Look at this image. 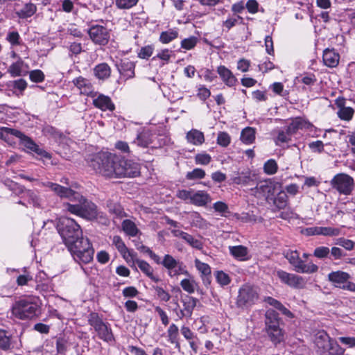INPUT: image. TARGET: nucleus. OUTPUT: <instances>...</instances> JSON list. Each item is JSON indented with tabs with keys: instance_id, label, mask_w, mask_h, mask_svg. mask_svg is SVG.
<instances>
[{
	"instance_id": "1",
	"label": "nucleus",
	"mask_w": 355,
	"mask_h": 355,
	"mask_svg": "<svg viewBox=\"0 0 355 355\" xmlns=\"http://www.w3.org/2000/svg\"><path fill=\"white\" fill-rule=\"evenodd\" d=\"M87 162L96 173L110 178H135L140 173L137 163L108 152L90 155Z\"/></svg>"
},
{
	"instance_id": "2",
	"label": "nucleus",
	"mask_w": 355,
	"mask_h": 355,
	"mask_svg": "<svg viewBox=\"0 0 355 355\" xmlns=\"http://www.w3.org/2000/svg\"><path fill=\"white\" fill-rule=\"evenodd\" d=\"M56 229L67 247L83 236L80 226L71 218H60L56 223Z\"/></svg>"
},
{
	"instance_id": "3",
	"label": "nucleus",
	"mask_w": 355,
	"mask_h": 355,
	"mask_svg": "<svg viewBox=\"0 0 355 355\" xmlns=\"http://www.w3.org/2000/svg\"><path fill=\"white\" fill-rule=\"evenodd\" d=\"M73 259L78 263H88L93 260L94 250L89 239L80 237L67 247Z\"/></svg>"
},
{
	"instance_id": "4",
	"label": "nucleus",
	"mask_w": 355,
	"mask_h": 355,
	"mask_svg": "<svg viewBox=\"0 0 355 355\" xmlns=\"http://www.w3.org/2000/svg\"><path fill=\"white\" fill-rule=\"evenodd\" d=\"M40 306L35 297L17 301L12 307L13 315L20 320H31L37 315Z\"/></svg>"
},
{
	"instance_id": "5",
	"label": "nucleus",
	"mask_w": 355,
	"mask_h": 355,
	"mask_svg": "<svg viewBox=\"0 0 355 355\" xmlns=\"http://www.w3.org/2000/svg\"><path fill=\"white\" fill-rule=\"evenodd\" d=\"M266 329L270 340L277 345L284 339L282 329L279 327V314L273 309H269L266 311Z\"/></svg>"
},
{
	"instance_id": "6",
	"label": "nucleus",
	"mask_w": 355,
	"mask_h": 355,
	"mask_svg": "<svg viewBox=\"0 0 355 355\" xmlns=\"http://www.w3.org/2000/svg\"><path fill=\"white\" fill-rule=\"evenodd\" d=\"M88 322L94 327L100 339L108 343L115 341L110 325L104 322L98 313H91L89 315Z\"/></svg>"
},
{
	"instance_id": "7",
	"label": "nucleus",
	"mask_w": 355,
	"mask_h": 355,
	"mask_svg": "<svg viewBox=\"0 0 355 355\" xmlns=\"http://www.w3.org/2000/svg\"><path fill=\"white\" fill-rule=\"evenodd\" d=\"M258 300V288L250 284H244L239 291L236 304L239 308L244 309L255 304Z\"/></svg>"
},
{
	"instance_id": "8",
	"label": "nucleus",
	"mask_w": 355,
	"mask_h": 355,
	"mask_svg": "<svg viewBox=\"0 0 355 355\" xmlns=\"http://www.w3.org/2000/svg\"><path fill=\"white\" fill-rule=\"evenodd\" d=\"M351 278L348 272L343 270L332 271L327 276L328 280L335 287L355 293V283L349 281Z\"/></svg>"
},
{
	"instance_id": "9",
	"label": "nucleus",
	"mask_w": 355,
	"mask_h": 355,
	"mask_svg": "<svg viewBox=\"0 0 355 355\" xmlns=\"http://www.w3.org/2000/svg\"><path fill=\"white\" fill-rule=\"evenodd\" d=\"M331 186L339 193L349 195L354 189V179L346 173L336 175L330 182Z\"/></svg>"
},
{
	"instance_id": "10",
	"label": "nucleus",
	"mask_w": 355,
	"mask_h": 355,
	"mask_svg": "<svg viewBox=\"0 0 355 355\" xmlns=\"http://www.w3.org/2000/svg\"><path fill=\"white\" fill-rule=\"evenodd\" d=\"M75 195L74 200L82 202L80 217L89 220L97 218L99 215V211L97 209L96 205L92 202L87 201V199L79 193Z\"/></svg>"
},
{
	"instance_id": "11",
	"label": "nucleus",
	"mask_w": 355,
	"mask_h": 355,
	"mask_svg": "<svg viewBox=\"0 0 355 355\" xmlns=\"http://www.w3.org/2000/svg\"><path fill=\"white\" fill-rule=\"evenodd\" d=\"M90 39L94 43L98 45H106L110 40L109 31L100 25L92 26L88 31Z\"/></svg>"
},
{
	"instance_id": "12",
	"label": "nucleus",
	"mask_w": 355,
	"mask_h": 355,
	"mask_svg": "<svg viewBox=\"0 0 355 355\" xmlns=\"http://www.w3.org/2000/svg\"><path fill=\"white\" fill-rule=\"evenodd\" d=\"M275 183L270 180L259 182L254 188L251 189V193L257 198L269 199L275 192Z\"/></svg>"
},
{
	"instance_id": "13",
	"label": "nucleus",
	"mask_w": 355,
	"mask_h": 355,
	"mask_svg": "<svg viewBox=\"0 0 355 355\" xmlns=\"http://www.w3.org/2000/svg\"><path fill=\"white\" fill-rule=\"evenodd\" d=\"M277 275L282 281V282L287 284L288 286L295 288H301L304 285V279L295 274H291L284 270H279L277 272Z\"/></svg>"
},
{
	"instance_id": "14",
	"label": "nucleus",
	"mask_w": 355,
	"mask_h": 355,
	"mask_svg": "<svg viewBox=\"0 0 355 355\" xmlns=\"http://www.w3.org/2000/svg\"><path fill=\"white\" fill-rule=\"evenodd\" d=\"M1 130H3V132L10 134L20 139L21 145L31 151H33L37 145L33 139L18 130L8 127H1Z\"/></svg>"
},
{
	"instance_id": "15",
	"label": "nucleus",
	"mask_w": 355,
	"mask_h": 355,
	"mask_svg": "<svg viewBox=\"0 0 355 355\" xmlns=\"http://www.w3.org/2000/svg\"><path fill=\"white\" fill-rule=\"evenodd\" d=\"M346 99L343 97H338L335 101V105L339 109L337 114L338 116L344 121H350L354 114V110L351 107L346 106Z\"/></svg>"
},
{
	"instance_id": "16",
	"label": "nucleus",
	"mask_w": 355,
	"mask_h": 355,
	"mask_svg": "<svg viewBox=\"0 0 355 355\" xmlns=\"http://www.w3.org/2000/svg\"><path fill=\"white\" fill-rule=\"evenodd\" d=\"M93 105L102 111L112 112L115 109V105L112 103L111 98L104 94H99L93 100Z\"/></svg>"
},
{
	"instance_id": "17",
	"label": "nucleus",
	"mask_w": 355,
	"mask_h": 355,
	"mask_svg": "<svg viewBox=\"0 0 355 355\" xmlns=\"http://www.w3.org/2000/svg\"><path fill=\"white\" fill-rule=\"evenodd\" d=\"M45 186L49 187L51 191L55 192L58 196L60 198H70L71 197L75 198V194H77V192L73 191L72 189L69 188H67L62 187L56 183H53L48 182L45 184Z\"/></svg>"
},
{
	"instance_id": "18",
	"label": "nucleus",
	"mask_w": 355,
	"mask_h": 355,
	"mask_svg": "<svg viewBox=\"0 0 355 355\" xmlns=\"http://www.w3.org/2000/svg\"><path fill=\"white\" fill-rule=\"evenodd\" d=\"M333 340L334 339L331 338L324 331L319 332L317 334L315 338V345L322 355L326 354V351Z\"/></svg>"
},
{
	"instance_id": "19",
	"label": "nucleus",
	"mask_w": 355,
	"mask_h": 355,
	"mask_svg": "<svg viewBox=\"0 0 355 355\" xmlns=\"http://www.w3.org/2000/svg\"><path fill=\"white\" fill-rule=\"evenodd\" d=\"M195 266L201 273V278L205 286H208L211 283V268L205 263L198 259L195 260Z\"/></svg>"
},
{
	"instance_id": "20",
	"label": "nucleus",
	"mask_w": 355,
	"mask_h": 355,
	"mask_svg": "<svg viewBox=\"0 0 355 355\" xmlns=\"http://www.w3.org/2000/svg\"><path fill=\"white\" fill-rule=\"evenodd\" d=\"M210 202L211 197L209 194L205 191H193L191 201V204L199 207H204Z\"/></svg>"
},
{
	"instance_id": "21",
	"label": "nucleus",
	"mask_w": 355,
	"mask_h": 355,
	"mask_svg": "<svg viewBox=\"0 0 355 355\" xmlns=\"http://www.w3.org/2000/svg\"><path fill=\"white\" fill-rule=\"evenodd\" d=\"M135 257L136 254H134L133 259L132 260L134 263L137 264L139 269L155 282H159V278L153 275V270L149 263L146 261L135 259Z\"/></svg>"
},
{
	"instance_id": "22",
	"label": "nucleus",
	"mask_w": 355,
	"mask_h": 355,
	"mask_svg": "<svg viewBox=\"0 0 355 355\" xmlns=\"http://www.w3.org/2000/svg\"><path fill=\"white\" fill-rule=\"evenodd\" d=\"M324 64L329 67H335L338 64L340 55L334 50L327 49L322 56Z\"/></svg>"
},
{
	"instance_id": "23",
	"label": "nucleus",
	"mask_w": 355,
	"mask_h": 355,
	"mask_svg": "<svg viewBox=\"0 0 355 355\" xmlns=\"http://www.w3.org/2000/svg\"><path fill=\"white\" fill-rule=\"evenodd\" d=\"M217 72L218 73L219 76H220L223 82L225 83V85L229 87L234 86L237 82V79L233 75L232 71L225 66L218 67Z\"/></svg>"
},
{
	"instance_id": "24",
	"label": "nucleus",
	"mask_w": 355,
	"mask_h": 355,
	"mask_svg": "<svg viewBox=\"0 0 355 355\" xmlns=\"http://www.w3.org/2000/svg\"><path fill=\"white\" fill-rule=\"evenodd\" d=\"M112 243L125 259H128V257H130L131 259H133V256L135 253L132 250L128 249L119 236H114L112 239Z\"/></svg>"
},
{
	"instance_id": "25",
	"label": "nucleus",
	"mask_w": 355,
	"mask_h": 355,
	"mask_svg": "<svg viewBox=\"0 0 355 355\" xmlns=\"http://www.w3.org/2000/svg\"><path fill=\"white\" fill-rule=\"evenodd\" d=\"M183 309L181 310L182 317H190L196 306L198 300L191 296L182 299Z\"/></svg>"
},
{
	"instance_id": "26",
	"label": "nucleus",
	"mask_w": 355,
	"mask_h": 355,
	"mask_svg": "<svg viewBox=\"0 0 355 355\" xmlns=\"http://www.w3.org/2000/svg\"><path fill=\"white\" fill-rule=\"evenodd\" d=\"M187 140L189 143L195 146H199L204 143L205 136L202 132L192 129L187 133Z\"/></svg>"
},
{
	"instance_id": "27",
	"label": "nucleus",
	"mask_w": 355,
	"mask_h": 355,
	"mask_svg": "<svg viewBox=\"0 0 355 355\" xmlns=\"http://www.w3.org/2000/svg\"><path fill=\"white\" fill-rule=\"evenodd\" d=\"M118 70L127 79L135 76V64L132 62H122L120 65H118Z\"/></svg>"
},
{
	"instance_id": "28",
	"label": "nucleus",
	"mask_w": 355,
	"mask_h": 355,
	"mask_svg": "<svg viewBox=\"0 0 355 355\" xmlns=\"http://www.w3.org/2000/svg\"><path fill=\"white\" fill-rule=\"evenodd\" d=\"M95 76L100 80L107 79L111 74V69L107 63L97 64L94 69Z\"/></svg>"
},
{
	"instance_id": "29",
	"label": "nucleus",
	"mask_w": 355,
	"mask_h": 355,
	"mask_svg": "<svg viewBox=\"0 0 355 355\" xmlns=\"http://www.w3.org/2000/svg\"><path fill=\"white\" fill-rule=\"evenodd\" d=\"M73 84L80 90V93L89 94L92 91V86L89 80L80 76L73 81Z\"/></svg>"
},
{
	"instance_id": "30",
	"label": "nucleus",
	"mask_w": 355,
	"mask_h": 355,
	"mask_svg": "<svg viewBox=\"0 0 355 355\" xmlns=\"http://www.w3.org/2000/svg\"><path fill=\"white\" fill-rule=\"evenodd\" d=\"M229 250L230 253L236 259L244 261L248 259V250L243 245L230 246Z\"/></svg>"
},
{
	"instance_id": "31",
	"label": "nucleus",
	"mask_w": 355,
	"mask_h": 355,
	"mask_svg": "<svg viewBox=\"0 0 355 355\" xmlns=\"http://www.w3.org/2000/svg\"><path fill=\"white\" fill-rule=\"evenodd\" d=\"M309 127L308 123L301 117H296L293 119L291 123L287 126L288 132L292 135L295 134L298 130L307 128Z\"/></svg>"
},
{
	"instance_id": "32",
	"label": "nucleus",
	"mask_w": 355,
	"mask_h": 355,
	"mask_svg": "<svg viewBox=\"0 0 355 355\" xmlns=\"http://www.w3.org/2000/svg\"><path fill=\"white\" fill-rule=\"evenodd\" d=\"M265 302H267L270 306L275 308L276 309L281 311L282 313L285 315L286 316H287L288 318L293 317V313L277 300H276L273 297H268L265 299Z\"/></svg>"
},
{
	"instance_id": "33",
	"label": "nucleus",
	"mask_w": 355,
	"mask_h": 355,
	"mask_svg": "<svg viewBox=\"0 0 355 355\" xmlns=\"http://www.w3.org/2000/svg\"><path fill=\"white\" fill-rule=\"evenodd\" d=\"M107 207L110 214H114L118 218H123L125 216V213L121 205L112 200H108L107 201Z\"/></svg>"
},
{
	"instance_id": "34",
	"label": "nucleus",
	"mask_w": 355,
	"mask_h": 355,
	"mask_svg": "<svg viewBox=\"0 0 355 355\" xmlns=\"http://www.w3.org/2000/svg\"><path fill=\"white\" fill-rule=\"evenodd\" d=\"M70 200L72 202L64 204V209L78 216H80L82 202L74 200L73 197H71Z\"/></svg>"
},
{
	"instance_id": "35",
	"label": "nucleus",
	"mask_w": 355,
	"mask_h": 355,
	"mask_svg": "<svg viewBox=\"0 0 355 355\" xmlns=\"http://www.w3.org/2000/svg\"><path fill=\"white\" fill-rule=\"evenodd\" d=\"M122 230L130 236H135L139 232L136 224L129 219H125L122 222Z\"/></svg>"
},
{
	"instance_id": "36",
	"label": "nucleus",
	"mask_w": 355,
	"mask_h": 355,
	"mask_svg": "<svg viewBox=\"0 0 355 355\" xmlns=\"http://www.w3.org/2000/svg\"><path fill=\"white\" fill-rule=\"evenodd\" d=\"M12 347L11 336L8 335L6 331L0 329V349L8 351Z\"/></svg>"
},
{
	"instance_id": "37",
	"label": "nucleus",
	"mask_w": 355,
	"mask_h": 355,
	"mask_svg": "<svg viewBox=\"0 0 355 355\" xmlns=\"http://www.w3.org/2000/svg\"><path fill=\"white\" fill-rule=\"evenodd\" d=\"M255 139V130L251 127L244 128L241 134V140L245 144H250Z\"/></svg>"
},
{
	"instance_id": "38",
	"label": "nucleus",
	"mask_w": 355,
	"mask_h": 355,
	"mask_svg": "<svg viewBox=\"0 0 355 355\" xmlns=\"http://www.w3.org/2000/svg\"><path fill=\"white\" fill-rule=\"evenodd\" d=\"M285 257L288 260L289 263L295 268L296 271L297 269L300 268L304 263V261L300 259L299 253L297 251L287 252Z\"/></svg>"
},
{
	"instance_id": "39",
	"label": "nucleus",
	"mask_w": 355,
	"mask_h": 355,
	"mask_svg": "<svg viewBox=\"0 0 355 355\" xmlns=\"http://www.w3.org/2000/svg\"><path fill=\"white\" fill-rule=\"evenodd\" d=\"M24 61L20 58H19L17 62L12 63L9 67L8 71L13 77L22 76L24 71Z\"/></svg>"
},
{
	"instance_id": "40",
	"label": "nucleus",
	"mask_w": 355,
	"mask_h": 355,
	"mask_svg": "<svg viewBox=\"0 0 355 355\" xmlns=\"http://www.w3.org/2000/svg\"><path fill=\"white\" fill-rule=\"evenodd\" d=\"M36 6L33 3H28L17 12V15L20 18H28L33 16L36 12Z\"/></svg>"
},
{
	"instance_id": "41",
	"label": "nucleus",
	"mask_w": 355,
	"mask_h": 355,
	"mask_svg": "<svg viewBox=\"0 0 355 355\" xmlns=\"http://www.w3.org/2000/svg\"><path fill=\"white\" fill-rule=\"evenodd\" d=\"M273 204L278 209L286 208L288 205V196L284 191H280L273 199Z\"/></svg>"
},
{
	"instance_id": "42",
	"label": "nucleus",
	"mask_w": 355,
	"mask_h": 355,
	"mask_svg": "<svg viewBox=\"0 0 355 355\" xmlns=\"http://www.w3.org/2000/svg\"><path fill=\"white\" fill-rule=\"evenodd\" d=\"M178 36V32L173 29H170L166 31L161 33L159 36V41L163 44H168L177 38Z\"/></svg>"
},
{
	"instance_id": "43",
	"label": "nucleus",
	"mask_w": 355,
	"mask_h": 355,
	"mask_svg": "<svg viewBox=\"0 0 355 355\" xmlns=\"http://www.w3.org/2000/svg\"><path fill=\"white\" fill-rule=\"evenodd\" d=\"M180 261H177L170 254H166L162 261V265L168 271L176 268L179 266Z\"/></svg>"
},
{
	"instance_id": "44",
	"label": "nucleus",
	"mask_w": 355,
	"mask_h": 355,
	"mask_svg": "<svg viewBox=\"0 0 355 355\" xmlns=\"http://www.w3.org/2000/svg\"><path fill=\"white\" fill-rule=\"evenodd\" d=\"M345 349L341 347L336 340H333L324 355H349L345 354Z\"/></svg>"
},
{
	"instance_id": "45",
	"label": "nucleus",
	"mask_w": 355,
	"mask_h": 355,
	"mask_svg": "<svg viewBox=\"0 0 355 355\" xmlns=\"http://www.w3.org/2000/svg\"><path fill=\"white\" fill-rule=\"evenodd\" d=\"M180 285L184 291L189 293H194L198 287V284L193 279H184L181 281Z\"/></svg>"
},
{
	"instance_id": "46",
	"label": "nucleus",
	"mask_w": 355,
	"mask_h": 355,
	"mask_svg": "<svg viewBox=\"0 0 355 355\" xmlns=\"http://www.w3.org/2000/svg\"><path fill=\"white\" fill-rule=\"evenodd\" d=\"M205 171L202 168H194L192 171L188 172L186 178L189 180L202 179L205 176Z\"/></svg>"
},
{
	"instance_id": "47",
	"label": "nucleus",
	"mask_w": 355,
	"mask_h": 355,
	"mask_svg": "<svg viewBox=\"0 0 355 355\" xmlns=\"http://www.w3.org/2000/svg\"><path fill=\"white\" fill-rule=\"evenodd\" d=\"M139 0H116L115 5L119 9H130L137 5Z\"/></svg>"
},
{
	"instance_id": "48",
	"label": "nucleus",
	"mask_w": 355,
	"mask_h": 355,
	"mask_svg": "<svg viewBox=\"0 0 355 355\" xmlns=\"http://www.w3.org/2000/svg\"><path fill=\"white\" fill-rule=\"evenodd\" d=\"M215 276L217 282L222 286L228 285L231 282L230 276L223 271H217Z\"/></svg>"
},
{
	"instance_id": "49",
	"label": "nucleus",
	"mask_w": 355,
	"mask_h": 355,
	"mask_svg": "<svg viewBox=\"0 0 355 355\" xmlns=\"http://www.w3.org/2000/svg\"><path fill=\"white\" fill-rule=\"evenodd\" d=\"M191 224L199 228H203L206 225V221L202 218V216L198 213L194 212L191 214Z\"/></svg>"
},
{
	"instance_id": "50",
	"label": "nucleus",
	"mask_w": 355,
	"mask_h": 355,
	"mask_svg": "<svg viewBox=\"0 0 355 355\" xmlns=\"http://www.w3.org/2000/svg\"><path fill=\"white\" fill-rule=\"evenodd\" d=\"M6 40L8 41L12 46H17L21 44V38L17 31L8 32L6 35Z\"/></svg>"
},
{
	"instance_id": "51",
	"label": "nucleus",
	"mask_w": 355,
	"mask_h": 355,
	"mask_svg": "<svg viewBox=\"0 0 355 355\" xmlns=\"http://www.w3.org/2000/svg\"><path fill=\"white\" fill-rule=\"evenodd\" d=\"M340 233V230L338 228L331 227H320V235L326 236H338Z\"/></svg>"
},
{
	"instance_id": "52",
	"label": "nucleus",
	"mask_w": 355,
	"mask_h": 355,
	"mask_svg": "<svg viewBox=\"0 0 355 355\" xmlns=\"http://www.w3.org/2000/svg\"><path fill=\"white\" fill-rule=\"evenodd\" d=\"M263 168L266 173L272 175L277 172L278 166L274 159H270L265 163Z\"/></svg>"
},
{
	"instance_id": "53",
	"label": "nucleus",
	"mask_w": 355,
	"mask_h": 355,
	"mask_svg": "<svg viewBox=\"0 0 355 355\" xmlns=\"http://www.w3.org/2000/svg\"><path fill=\"white\" fill-rule=\"evenodd\" d=\"M336 244L344 248L347 250H353L355 245V243L354 241L345 238L338 239L336 240Z\"/></svg>"
},
{
	"instance_id": "54",
	"label": "nucleus",
	"mask_w": 355,
	"mask_h": 355,
	"mask_svg": "<svg viewBox=\"0 0 355 355\" xmlns=\"http://www.w3.org/2000/svg\"><path fill=\"white\" fill-rule=\"evenodd\" d=\"M184 241L192 248H196L198 250H201L203 248V243L201 242V241L194 238L189 234L187 235Z\"/></svg>"
},
{
	"instance_id": "55",
	"label": "nucleus",
	"mask_w": 355,
	"mask_h": 355,
	"mask_svg": "<svg viewBox=\"0 0 355 355\" xmlns=\"http://www.w3.org/2000/svg\"><path fill=\"white\" fill-rule=\"evenodd\" d=\"M292 135L288 132V129L286 128V131L281 130L278 132V135L275 140V143L277 145H279V143H286L291 140V137Z\"/></svg>"
},
{
	"instance_id": "56",
	"label": "nucleus",
	"mask_w": 355,
	"mask_h": 355,
	"mask_svg": "<svg viewBox=\"0 0 355 355\" xmlns=\"http://www.w3.org/2000/svg\"><path fill=\"white\" fill-rule=\"evenodd\" d=\"M211 160V156L207 153H199L195 156V162L197 164L207 165Z\"/></svg>"
},
{
	"instance_id": "57",
	"label": "nucleus",
	"mask_w": 355,
	"mask_h": 355,
	"mask_svg": "<svg viewBox=\"0 0 355 355\" xmlns=\"http://www.w3.org/2000/svg\"><path fill=\"white\" fill-rule=\"evenodd\" d=\"M167 333L168 341L170 343H175L178 336V327L175 324H172L170 325Z\"/></svg>"
},
{
	"instance_id": "58",
	"label": "nucleus",
	"mask_w": 355,
	"mask_h": 355,
	"mask_svg": "<svg viewBox=\"0 0 355 355\" xmlns=\"http://www.w3.org/2000/svg\"><path fill=\"white\" fill-rule=\"evenodd\" d=\"M330 253L329 248L325 246L318 247L314 250L313 255L319 259H323L328 257Z\"/></svg>"
},
{
	"instance_id": "59",
	"label": "nucleus",
	"mask_w": 355,
	"mask_h": 355,
	"mask_svg": "<svg viewBox=\"0 0 355 355\" xmlns=\"http://www.w3.org/2000/svg\"><path fill=\"white\" fill-rule=\"evenodd\" d=\"M217 143L221 146L226 147L230 143V137L227 132H220L218 135Z\"/></svg>"
},
{
	"instance_id": "60",
	"label": "nucleus",
	"mask_w": 355,
	"mask_h": 355,
	"mask_svg": "<svg viewBox=\"0 0 355 355\" xmlns=\"http://www.w3.org/2000/svg\"><path fill=\"white\" fill-rule=\"evenodd\" d=\"M29 77L34 83H41L44 80V73L39 69L31 71L29 73Z\"/></svg>"
},
{
	"instance_id": "61",
	"label": "nucleus",
	"mask_w": 355,
	"mask_h": 355,
	"mask_svg": "<svg viewBox=\"0 0 355 355\" xmlns=\"http://www.w3.org/2000/svg\"><path fill=\"white\" fill-rule=\"evenodd\" d=\"M197 44V38L196 37H191L189 38L184 39L181 42V46L187 50L193 49Z\"/></svg>"
},
{
	"instance_id": "62",
	"label": "nucleus",
	"mask_w": 355,
	"mask_h": 355,
	"mask_svg": "<svg viewBox=\"0 0 355 355\" xmlns=\"http://www.w3.org/2000/svg\"><path fill=\"white\" fill-rule=\"evenodd\" d=\"M154 289L155 290L156 294L157 295L158 297L165 302L169 301L171 298L170 294L166 292L165 290H164L162 287L159 286H154Z\"/></svg>"
},
{
	"instance_id": "63",
	"label": "nucleus",
	"mask_w": 355,
	"mask_h": 355,
	"mask_svg": "<svg viewBox=\"0 0 355 355\" xmlns=\"http://www.w3.org/2000/svg\"><path fill=\"white\" fill-rule=\"evenodd\" d=\"M153 51V46L150 45H148L141 49L139 53H138V55L140 58L148 59L152 55Z\"/></svg>"
},
{
	"instance_id": "64",
	"label": "nucleus",
	"mask_w": 355,
	"mask_h": 355,
	"mask_svg": "<svg viewBox=\"0 0 355 355\" xmlns=\"http://www.w3.org/2000/svg\"><path fill=\"white\" fill-rule=\"evenodd\" d=\"M67 349V342L62 338H59L56 340V349L58 354H63Z\"/></svg>"
}]
</instances>
